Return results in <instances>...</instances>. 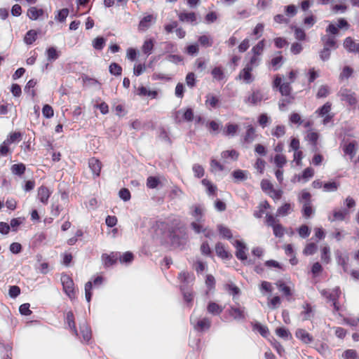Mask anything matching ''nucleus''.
Instances as JSON below:
<instances>
[{"label":"nucleus","instance_id":"nucleus-31","mask_svg":"<svg viewBox=\"0 0 359 359\" xmlns=\"http://www.w3.org/2000/svg\"><path fill=\"white\" fill-rule=\"evenodd\" d=\"M47 60L50 62L56 60L59 56L60 53L57 50L56 48L52 46L46 50Z\"/></svg>","mask_w":359,"mask_h":359},{"label":"nucleus","instance_id":"nucleus-8","mask_svg":"<svg viewBox=\"0 0 359 359\" xmlns=\"http://www.w3.org/2000/svg\"><path fill=\"white\" fill-rule=\"evenodd\" d=\"M343 46L348 53H359V43H356L351 36L344 39Z\"/></svg>","mask_w":359,"mask_h":359},{"label":"nucleus","instance_id":"nucleus-2","mask_svg":"<svg viewBox=\"0 0 359 359\" xmlns=\"http://www.w3.org/2000/svg\"><path fill=\"white\" fill-rule=\"evenodd\" d=\"M273 87L278 89L280 93L283 97L292 96V87L290 82L282 83V78L280 75H276L273 82Z\"/></svg>","mask_w":359,"mask_h":359},{"label":"nucleus","instance_id":"nucleus-36","mask_svg":"<svg viewBox=\"0 0 359 359\" xmlns=\"http://www.w3.org/2000/svg\"><path fill=\"white\" fill-rule=\"evenodd\" d=\"M286 132L285 126L283 125L276 126L271 131V135L277 138L282 137Z\"/></svg>","mask_w":359,"mask_h":359},{"label":"nucleus","instance_id":"nucleus-18","mask_svg":"<svg viewBox=\"0 0 359 359\" xmlns=\"http://www.w3.org/2000/svg\"><path fill=\"white\" fill-rule=\"evenodd\" d=\"M263 99V95L259 90H255L246 99V102H250L252 104H257L260 102Z\"/></svg>","mask_w":359,"mask_h":359},{"label":"nucleus","instance_id":"nucleus-45","mask_svg":"<svg viewBox=\"0 0 359 359\" xmlns=\"http://www.w3.org/2000/svg\"><path fill=\"white\" fill-rule=\"evenodd\" d=\"M287 163L286 158L284 155L282 154H276L274 156V163L278 169L283 168V167Z\"/></svg>","mask_w":359,"mask_h":359},{"label":"nucleus","instance_id":"nucleus-22","mask_svg":"<svg viewBox=\"0 0 359 359\" xmlns=\"http://www.w3.org/2000/svg\"><path fill=\"white\" fill-rule=\"evenodd\" d=\"M255 128L251 125L248 126L246 133L244 136V142L248 144L252 143L255 140Z\"/></svg>","mask_w":359,"mask_h":359},{"label":"nucleus","instance_id":"nucleus-30","mask_svg":"<svg viewBox=\"0 0 359 359\" xmlns=\"http://www.w3.org/2000/svg\"><path fill=\"white\" fill-rule=\"evenodd\" d=\"M200 45L205 48L211 47L213 44V40L210 36L202 35L198 37Z\"/></svg>","mask_w":359,"mask_h":359},{"label":"nucleus","instance_id":"nucleus-14","mask_svg":"<svg viewBox=\"0 0 359 359\" xmlns=\"http://www.w3.org/2000/svg\"><path fill=\"white\" fill-rule=\"evenodd\" d=\"M44 14V11L42 8H37L35 6H32L28 8L27 16L31 20H37L41 16Z\"/></svg>","mask_w":359,"mask_h":359},{"label":"nucleus","instance_id":"nucleus-40","mask_svg":"<svg viewBox=\"0 0 359 359\" xmlns=\"http://www.w3.org/2000/svg\"><path fill=\"white\" fill-rule=\"evenodd\" d=\"M239 154L237 151L232 150H226L221 153V156L223 158H231L233 161H236L238 158Z\"/></svg>","mask_w":359,"mask_h":359},{"label":"nucleus","instance_id":"nucleus-26","mask_svg":"<svg viewBox=\"0 0 359 359\" xmlns=\"http://www.w3.org/2000/svg\"><path fill=\"white\" fill-rule=\"evenodd\" d=\"M211 74L213 79L217 81H221L225 79L224 71L221 67H215L211 71Z\"/></svg>","mask_w":359,"mask_h":359},{"label":"nucleus","instance_id":"nucleus-42","mask_svg":"<svg viewBox=\"0 0 359 359\" xmlns=\"http://www.w3.org/2000/svg\"><path fill=\"white\" fill-rule=\"evenodd\" d=\"M134 255L131 252H126L123 255L120 254L118 259L122 264H130L133 262Z\"/></svg>","mask_w":359,"mask_h":359},{"label":"nucleus","instance_id":"nucleus-38","mask_svg":"<svg viewBox=\"0 0 359 359\" xmlns=\"http://www.w3.org/2000/svg\"><path fill=\"white\" fill-rule=\"evenodd\" d=\"M153 19V16L151 15H148L144 16L139 23V28L142 30H145L148 29L150 26V22Z\"/></svg>","mask_w":359,"mask_h":359},{"label":"nucleus","instance_id":"nucleus-20","mask_svg":"<svg viewBox=\"0 0 359 359\" xmlns=\"http://www.w3.org/2000/svg\"><path fill=\"white\" fill-rule=\"evenodd\" d=\"M80 332L83 340L86 342H88L91 338V330L85 322L80 324Z\"/></svg>","mask_w":359,"mask_h":359},{"label":"nucleus","instance_id":"nucleus-60","mask_svg":"<svg viewBox=\"0 0 359 359\" xmlns=\"http://www.w3.org/2000/svg\"><path fill=\"white\" fill-rule=\"evenodd\" d=\"M69 14V10L67 8H62L57 12V14L55 15V20L60 22H64Z\"/></svg>","mask_w":359,"mask_h":359},{"label":"nucleus","instance_id":"nucleus-16","mask_svg":"<svg viewBox=\"0 0 359 359\" xmlns=\"http://www.w3.org/2000/svg\"><path fill=\"white\" fill-rule=\"evenodd\" d=\"M224 308L215 302H210L207 306V311L213 316H219L222 313Z\"/></svg>","mask_w":359,"mask_h":359},{"label":"nucleus","instance_id":"nucleus-55","mask_svg":"<svg viewBox=\"0 0 359 359\" xmlns=\"http://www.w3.org/2000/svg\"><path fill=\"white\" fill-rule=\"evenodd\" d=\"M291 209V205L290 203H285L283 205L280 206L277 210V215L278 216H286L289 214L290 210Z\"/></svg>","mask_w":359,"mask_h":359},{"label":"nucleus","instance_id":"nucleus-17","mask_svg":"<svg viewBox=\"0 0 359 359\" xmlns=\"http://www.w3.org/2000/svg\"><path fill=\"white\" fill-rule=\"evenodd\" d=\"M50 197V191L49 189L46 187H40L38 189V198L39 201L43 203L46 204L48 203V198Z\"/></svg>","mask_w":359,"mask_h":359},{"label":"nucleus","instance_id":"nucleus-32","mask_svg":"<svg viewBox=\"0 0 359 359\" xmlns=\"http://www.w3.org/2000/svg\"><path fill=\"white\" fill-rule=\"evenodd\" d=\"M194 210L191 212V215L195 218L196 221L198 222H201L203 221V209L201 205H195L193 207Z\"/></svg>","mask_w":359,"mask_h":359},{"label":"nucleus","instance_id":"nucleus-49","mask_svg":"<svg viewBox=\"0 0 359 359\" xmlns=\"http://www.w3.org/2000/svg\"><path fill=\"white\" fill-rule=\"evenodd\" d=\"M160 184V180L158 177L149 176L147 180V186L149 189H155Z\"/></svg>","mask_w":359,"mask_h":359},{"label":"nucleus","instance_id":"nucleus-33","mask_svg":"<svg viewBox=\"0 0 359 359\" xmlns=\"http://www.w3.org/2000/svg\"><path fill=\"white\" fill-rule=\"evenodd\" d=\"M355 142H349L348 144L344 146L343 149L344 152L345 153V154L349 155L351 158H352L355 154Z\"/></svg>","mask_w":359,"mask_h":359},{"label":"nucleus","instance_id":"nucleus-28","mask_svg":"<svg viewBox=\"0 0 359 359\" xmlns=\"http://www.w3.org/2000/svg\"><path fill=\"white\" fill-rule=\"evenodd\" d=\"M11 172L13 175L21 176L22 175L26 170L25 165L20 163L17 164H13L11 168Z\"/></svg>","mask_w":359,"mask_h":359},{"label":"nucleus","instance_id":"nucleus-51","mask_svg":"<svg viewBox=\"0 0 359 359\" xmlns=\"http://www.w3.org/2000/svg\"><path fill=\"white\" fill-rule=\"evenodd\" d=\"M317 250V245L314 243H310L306 245L303 250L305 255H312L316 253Z\"/></svg>","mask_w":359,"mask_h":359},{"label":"nucleus","instance_id":"nucleus-41","mask_svg":"<svg viewBox=\"0 0 359 359\" xmlns=\"http://www.w3.org/2000/svg\"><path fill=\"white\" fill-rule=\"evenodd\" d=\"M109 73L114 76H120L122 74V67L118 63L112 62L109 67Z\"/></svg>","mask_w":359,"mask_h":359},{"label":"nucleus","instance_id":"nucleus-50","mask_svg":"<svg viewBox=\"0 0 359 359\" xmlns=\"http://www.w3.org/2000/svg\"><path fill=\"white\" fill-rule=\"evenodd\" d=\"M341 291L339 287L334 288L327 295V299L332 302L338 301Z\"/></svg>","mask_w":359,"mask_h":359},{"label":"nucleus","instance_id":"nucleus-11","mask_svg":"<svg viewBox=\"0 0 359 359\" xmlns=\"http://www.w3.org/2000/svg\"><path fill=\"white\" fill-rule=\"evenodd\" d=\"M88 166L95 177L100 176L102 163L98 159L95 158H90L88 161Z\"/></svg>","mask_w":359,"mask_h":359},{"label":"nucleus","instance_id":"nucleus-35","mask_svg":"<svg viewBox=\"0 0 359 359\" xmlns=\"http://www.w3.org/2000/svg\"><path fill=\"white\" fill-rule=\"evenodd\" d=\"M217 229L219 234L222 236V238H226L228 240H230L232 238L233 235L231 231L229 228L219 224L217 226Z\"/></svg>","mask_w":359,"mask_h":359},{"label":"nucleus","instance_id":"nucleus-25","mask_svg":"<svg viewBox=\"0 0 359 359\" xmlns=\"http://www.w3.org/2000/svg\"><path fill=\"white\" fill-rule=\"evenodd\" d=\"M311 195L309 192L303 191L299 197V201L303 204V207L311 206Z\"/></svg>","mask_w":359,"mask_h":359},{"label":"nucleus","instance_id":"nucleus-64","mask_svg":"<svg viewBox=\"0 0 359 359\" xmlns=\"http://www.w3.org/2000/svg\"><path fill=\"white\" fill-rule=\"evenodd\" d=\"M342 357L344 359H357L358 355L356 351L353 349H348L344 351Z\"/></svg>","mask_w":359,"mask_h":359},{"label":"nucleus","instance_id":"nucleus-48","mask_svg":"<svg viewBox=\"0 0 359 359\" xmlns=\"http://www.w3.org/2000/svg\"><path fill=\"white\" fill-rule=\"evenodd\" d=\"M297 231H298L299 236L302 237V238H308L311 233V229L306 224L302 225L298 229Z\"/></svg>","mask_w":359,"mask_h":359},{"label":"nucleus","instance_id":"nucleus-62","mask_svg":"<svg viewBox=\"0 0 359 359\" xmlns=\"http://www.w3.org/2000/svg\"><path fill=\"white\" fill-rule=\"evenodd\" d=\"M314 175V170L312 168H306L302 172V177L304 182H307Z\"/></svg>","mask_w":359,"mask_h":359},{"label":"nucleus","instance_id":"nucleus-44","mask_svg":"<svg viewBox=\"0 0 359 359\" xmlns=\"http://www.w3.org/2000/svg\"><path fill=\"white\" fill-rule=\"evenodd\" d=\"M106 43V40L102 36L96 37L93 42V48L96 50H102Z\"/></svg>","mask_w":359,"mask_h":359},{"label":"nucleus","instance_id":"nucleus-57","mask_svg":"<svg viewBox=\"0 0 359 359\" xmlns=\"http://www.w3.org/2000/svg\"><path fill=\"white\" fill-rule=\"evenodd\" d=\"M232 175L235 180L243 181L247 179L246 171L242 170H236L232 172Z\"/></svg>","mask_w":359,"mask_h":359},{"label":"nucleus","instance_id":"nucleus-23","mask_svg":"<svg viewBox=\"0 0 359 359\" xmlns=\"http://www.w3.org/2000/svg\"><path fill=\"white\" fill-rule=\"evenodd\" d=\"M238 130V126L234 123L226 124L225 129L224 130V135L228 137H233L236 135Z\"/></svg>","mask_w":359,"mask_h":359},{"label":"nucleus","instance_id":"nucleus-46","mask_svg":"<svg viewBox=\"0 0 359 359\" xmlns=\"http://www.w3.org/2000/svg\"><path fill=\"white\" fill-rule=\"evenodd\" d=\"M339 184L336 182H328L323 184V189L327 192H334L337 190Z\"/></svg>","mask_w":359,"mask_h":359},{"label":"nucleus","instance_id":"nucleus-59","mask_svg":"<svg viewBox=\"0 0 359 359\" xmlns=\"http://www.w3.org/2000/svg\"><path fill=\"white\" fill-rule=\"evenodd\" d=\"M283 56H276L271 60V65L275 71L278 70L282 66Z\"/></svg>","mask_w":359,"mask_h":359},{"label":"nucleus","instance_id":"nucleus-58","mask_svg":"<svg viewBox=\"0 0 359 359\" xmlns=\"http://www.w3.org/2000/svg\"><path fill=\"white\" fill-rule=\"evenodd\" d=\"M331 110V104L330 102H326L323 104L320 108H319L316 112L318 113L319 116H323L325 115H327L328 113Z\"/></svg>","mask_w":359,"mask_h":359},{"label":"nucleus","instance_id":"nucleus-37","mask_svg":"<svg viewBox=\"0 0 359 359\" xmlns=\"http://www.w3.org/2000/svg\"><path fill=\"white\" fill-rule=\"evenodd\" d=\"M205 126L209 129L210 133L212 134L218 133L220 129V123L215 121H207Z\"/></svg>","mask_w":359,"mask_h":359},{"label":"nucleus","instance_id":"nucleus-1","mask_svg":"<svg viewBox=\"0 0 359 359\" xmlns=\"http://www.w3.org/2000/svg\"><path fill=\"white\" fill-rule=\"evenodd\" d=\"M190 323L193 326L194 330L198 332H205L211 327V320L210 318L207 317L200 318L194 314H192L190 316Z\"/></svg>","mask_w":359,"mask_h":359},{"label":"nucleus","instance_id":"nucleus-12","mask_svg":"<svg viewBox=\"0 0 359 359\" xmlns=\"http://www.w3.org/2000/svg\"><path fill=\"white\" fill-rule=\"evenodd\" d=\"M297 338L300 339L304 344H310L313 341V337L304 329H297L295 332Z\"/></svg>","mask_w":359,"mask_h":359},{"label":"nucleus","instance_id":"nucleus-15","mask_svg":"<svg viewBox=\"0 0 359 359\" xmlns=\"http://www.w3.org/2000/svg\"><path fill=\"white\" fill-rule=\"evenodd\" d=\"M321 41L323 43V46L330 49L335 50L338 48L337 41L333 36L323 35L321 37Z\"/></svg>","mask_w":359,"mask_h":359},{"label":"nucleus","instance_id":"nucleus-19","mask_svg":"<svg viewBox=\"0 0 359 359\" xmlns=\"http://www.w3.org/2000/svg\"><path fill=\"white\" fill-rule=\"evenodd\" d=\"M303 311L301 315L303 316V320H308L313 316V311L310 304L306 302L302 305Z\"/></svg>","mask_w":359,"mask_h":359},{"label":"nucleus","instance_id":"nucleus-29","mask_svg":"<svg viewBox=\"0 0 359 359\" xmlns=\"http://www.w3.org/2000/svg\"><path fill=\"white\" fill-rule=\"evenodd\" d=\"M137 94L140 96H148L155 98L157 95V92L155 90H148L144 86H140L137 90Z\"/></svg>","mask_w":359,"mask_h":359},{"label":"nucleus","instance_id":"nucleus-10","mask_svg":"<svg viewBox=\"0 0 359 359\" xmlns=\"http://www.w3.org/2000/svg\"><path fill=\"white\" fill-rule=\"evenodd\" d=\"M120 257V252H111L109 255L103 254L102 256L104 265L105 267H109L115 264Z\"/></svg>","mask_w":359,"mask_h":359},{"label":"nucleus","instance_id":"nucleus-27","mask_svg":"<svg viewBox=\"0 0 359 359\" xmlns=\"http://www.w3.org/2000/svg\"><path fill=\"white\" fill-rule=\"evenodd\" d=\"M37 34L38 32L36 30H29L24 37L25 43L27 45L32 44L36 40Z\"/></svg>","mask_w":359,"mask_h":359},{"label":"nucleus","instance_id":"nucleus-13","mask_svg":"<svg viewBox=\"0 0 359 359\" xmlns=\"http://www.w3.org/2000/svg\"><path fill=\"white\" fill-rule=\"evenodd\" d=\"M215 252L222 259H229L232 255L225 249L223 243L219 242L215 245Z\"/></svg>","mask_w":359,"mask_h":359},{"label":"nucleus","instance_id":"nucleus-63","mask_svg":"<svg viewBox=\"0 0 359 359\" xmlns=\"http://www.w3.org/2000/svg\"><path fill=\"white\" fill-rule=\"evenodd\" d=\"M273 234L276 237L282 238L285 233V229L280 224H278L272 227Z\"/></svg>","mask_w":359,"mask_h":359},{"label":"nucleus","instance_id":"nucleus-39","mask_svg":"<svg viewBox=\"0 0 359 359\" xmlns=\"http://www.w3.org/2000/svg\"><path fill=\"white\" fill-rule=\"evenodd\" d=\"M202 184L207 188V194L208 196L214 195L217 189V187L212 184L209 180L203 179Z\"/></svg>","mask_w":359,"mask_h":359},{"label":"nucleus","instance_id":"nucleus-43","mask_svg":"<svg viewBox=\"0 0 359 359\" xmlns=\"http://www.w3.org/2000/svg\"><path fill=\"white\" fill-rule=\"evenodd\" d=\"M154 48V41L151 39H149L144 41L142 46V51L147 55H149L151 53V50Z\"/></svg>","mask_w":359,"mask_h":359},{"label":"nucleus","instance_id":"nucleus-5","mask_svg":"<svg viewBox=\"0 0 359 359\" xmlns=\"http://www.w3.org/2000/svg\"><path fill=\"white\" fill-rule=\"evenodd\" d=\"M233 244L236 248L235 255L237 259L241 260V262L247 260L246 252L248 251V249L246 245L243 242L238 240H236Z\"/></svg>","mask_w":359,"mask_h":359},{"label":"nucleus","instance_id":"nucleus-54","mask_svg":"<svg viewBox=\"0 0 359 359\" xmlns=\"http://www.w3.org/2000/svg\"><path fill=\"white\" fill-rule=\"evenodd\" d=\"M294 99L293 96H288L282 98L278 102V107L280 111H284L286 106L292 102Z\"/></svg>","mask_w":359,"mask_h":359},{"label":"nucleus","instance_id":"nucleus-52","mask_svg":"<svg viewBox=\"0 0 359 359\" xmlns=\"http://www.w3.org/2000/svg\"><path fill=\"white\" fill-rule=\"evenodd\" d=\"M353 73V68H351L349 66H345L343 68L342 72H341V74L339 75V79L341 80H343L344 79H348V78L351 77V76L352 75Z\"/></svg>","mask_w":359,"mask_h":359},{"label":"nucleus","instance_id":"nucleus-3","mask_svg":"<svg viewBox=\"0 0 359 359\" xmlns=\"http://www.w3.org/2000/svg\"><path fill=\"white\" fill-rule=\"evenodd\" d=\"M228 313L237 321L244 320L245 319V308L241 306L239 304H237L236 306H230Z\"/></svg>","mask_w":359,"mask_h":359},{"label":"nucleus","instance_id":"nucleus-6","mask_svg":"<svg viewBox=\"0 0 359 359\" xmlns=\"http://www.w3.org/2000/svg\"><path fill=\"white\" fill-rule=\"evenodd\" d=\"M339 93L342 101L346 102L351 106L356 104L357 100L355 93L352 92L351 90L341 88Z\"/></svg>","mask_w":359,"mask_h":359},{"label":"nucleus","instance_id":"nucleus-9","mask_svg":"<svg viewBox=\"0 0 359 359\" xmlns=\"http://www.w3.org/2000/svg\"><path fill=\"white\" fill-rule=\"evenodd\" d=\"M276 287L281 292L283 295L286 297L288 302H290L291 297L293 294V292L290 286L287 285L285 282L282 280H278L276 283Z\"/></svg>","mask_w":359,"mask_h":359},{"label":"nucleus","instance_id":"nucleus-24","mask_svg":"<svg viewBox=\"0 0 359 359\" xmlns=\"http://www.w3.org/2000/svg\"><path fill=\"white\" fill-rule=\"evenodd\" d=\"M179 19L182 22L193 23L194 22H196V17L194 12H189V13L183 12L179 15Z\"/></svg>","mask_w":359,"mask_h":359},{"label":"nucleus","instance_id":"nucleus-4","mask_svg":"<svg viewBox=\"0 0 359 359\" xmlns=\"http://www.w3.org/2000/svg\"><path fill=\"white\" fill-rule=\"evenodd\" d=\"M64 292L65 294L72 297L74 295V288L73 280L67 274H62L60 278Z\"/></svg>","mask_w":359,"mask_h":359},{"label":"nucleus","instance_id":"nucleus-53","mask_svg":"<svg viewBox=\"0 0 359 359\" xmlns=\"http://www.w3.org/2000/svg\"><path fill=\"white\" fill-rule=\"evenodd\" d=\"M205 102L210 104L212 108H216L219 103V99L216 96L209 93L206 95Z\"/></svg>","mask_w":359,"mask_h":359},{"label":"nucleus","instance_id":"nucleus-56","mask_svg":"<svg viewBox=\"0 0 359 359\" xmlns=\"http://www.w3.org/2000/svg\"><path fill=\"white\" fill-rule=\"evenodd\" d=\"M264 48V39L261 40L252 48V52L254 55H260Z\"/></svg>","mask_w":359,"mask_h":359},{"label":"nucleus","instance_id":"nucleus-21","mask_svg":"<svg viewBox=\"0 0 359 359\" xmlns=\"http://www.w3.org/2000/svg\"><path fill=\"white\" fill-rule=\"evenodd\" d=\"M66 323L68 324L69 327L71 329L73 334L76 336H78V331L76 328L74 313L71 311L67 313Z\"/></svg>","mask_w":359,"mask_h":359},{"label":"nucleus","instance_id":"nucleus-7","mask_svg":"<svg viewBox=\"0 0 359 359\" xmlns=\"http://www.w3.org/2000/svg\"><path fill=\"white\" fill-rule=\"evenodd\" d=\"M252 69L250 65H246L239 73L237 79H243L247 84L251 83L254 79L251 74Z\"/></svg>","mask_w":359,"mask_h":359},{"label":"nucleus","instance_id":"nucleus-61","mask_svg":"<svg viewBox=\"0 0 359 359\" xmlns=\"http://www.w3.org/2000/svg\"><path fill=\"white\" fill-rule=\"evenodd\" d=\"M42 114L46 118H50L53 116L54 112L51 106L45 104L42 108Z\"/></svg>","mask_w":359,"mask_h":359},{"label":"nucleus","instance_id":"nucleus-47","mask_svg":"<svg viewBox=\"0 0 359 359\" xmlns=\"http://www.w3.org/2000/svg\"><path fill=\"white\" fill-rule=\"evenodd\" d=\"M254 329L257 330L259 332V334L264 337H266L269 334L268 327L266 326L261 325L259 323H256L255 324Z\"/></svg>","mask_w":359,"mask_h":359},{"label":"nucleus","instance_id":"nucleus-34","mask_svg":"<svg viewBox=\"0 0 359 359\" xmlns=\"http://www.w3.org/2000/svg\"><path fill=\"white\" fill-rule=\"evenodd\" d=\"M348 214V211L346 210H334L333 212V219L329 217V220L334 222L335 220L343 221L345 219L346 215Z\"/></svg>","mask_w":359,"mask_h":359}]
</instances>
